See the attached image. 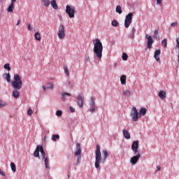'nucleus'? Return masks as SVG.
<instances>
[{
	"label": "nucleus",
	"mask_w": 179,
	"mask_h": 179,
	"mask_svg": "<svg viewBox=\"0 0 179 179\" xmlns=\"http://www.w3.org/2000/svg\"><path fill=\"white\" fill-rule=\"evenodd\" d=\"M103 158H101V152L100 151V145H96V150H95V168L100 169V163L104 164L108 157V152L107 150H102Z\"/></svg>",
	"instance_id": "1"
},
{
	"label": "nucleus",
	"mask_w": 179,
	"mask_h": 179,
	"mask_svg": "<svg viewBox=\"0 0 179 179\" xmlns=\"http://www.w3.org/2000/svg\"><path fill=\"white\" fill-rule=\"evenodd\" d=\"M11 85L14 89V90H13V96L15 99H19V97H20V92H19V90H20L22 86H23L22 77H20L19 74L14 75V80L11 82Z\"/></svg>",
	"instance_id": "2"
},
{
	"label": "nucleus",
	"mask_w": 179,
	"mask_h": 179,
	"mask_svg": "<svg viewBox=\"0 0 179 179\" xmlns=\"http://www.w3.org/2000/svg\"><path fill=\"white\" fill-rule=\"evenodd\" d=\"M94 44V54L96 55L98 59H101L103 57V43L99 38H96L93 41Z\"/></svg>",
	"instance_id": "3"
},
{
	"label": "nucleus",
	"mask_w": 179,
	"mask_h": 179,
	"mask_svg": "<svg viewBox=\"0 0 179 179\" xmlns=\"http://www.w3.org/2000/svg\"><path fill=\"white\" fill-rule=\"evenodd\" d=\"M40 152L41 153L42 159H45V152L43 148V145H37L36 148L34 152V157H38L40 159Z\"/></svg>",
	"instance_id": "4"
},
{
	"label": "nucleus",
	"mask_w": 179,
	"mask_h": 179,
	"mask_svg": "<svg viewBox=\"0 0 179 179\" xmlns=\"http://www.w3.org/2000/svg\"><path fill=\"white\" fill-rule=\"evenodd\" d=\"M74 155L77 157L76 166H78V164H80V160L82 159V148H80V143H79L76 144V149Z\"/></svg>",
	"instance_id": "5"
},
{
	"label": "nucleus",
	"mask_w": 179,
	"mask_h": 179,
	"mask_svg": "<svg viewBox=\"0 0 179 179\" xmlns=\"http://www.w3.org/2000/svg\"><path fill=\"white\" fill-rule=\"evenodd\" d=\"M130 116L132 118V120L134 122L138 121L139 120V117L141 115H139V113H138V109H136V107H133L130 113Z\"/></svg>",
	"instance_id": "6"
},
{
	"label": "nucleus",
	"mask_w": 179,
	"mask_h": 179,
	"mask_svg": "<svg viewBox=\"0 0 179 179\" xmlns=\"http://www.w3.org/2000/svg\"><path fill=\"white\" fill-rule=\"evenodd\" d=\"M66 13L69 15V17L72 19L75 17V8L72 6H66Z\"/></svg>",
	"instance_id": "7"
},
{
	"label": "nucleus",
	"mask_w": 179,
	"mask_h": 179,
	"mask_svg": "<svg viewBox=\"0 0 179 179\" xmlns=\"http://www.w3.org/2000/svg\"><path fill=\"white\" fill-rule=\"evenodd\" d=\"M57 36L59 40L65 38V27L63 24L59 25Z\"/></svg>",
	"instance_id": "8"
},
{
	"label": "nucleus",
	"mask_w": 179,
	"mask_h": 179,
	"mask_svg": "<svg viewBox=\"0 0 179 179\" xmlns=\"http://www.w3.org/2000/svg\"><path fill=\"white\" fill-rule=\"evenodd\" d=\"M132 16H134V13H129L127 15H126L124 20V27L126 29H128L129 26H131V23H132Z\"/></svg>",
	"instance_id": "9"
},
{
	"label": "nucleus",
	"mask_w": 179,
	"mask_h": 179,
	"mask_svg": "<svg viewBox=\"0 0 179 179\" xmlns=\"http://www.w3.org/2000/svg\"><path fill=\"white\" fill-rule=\"evenodd\" d=\"M145 38H147V40H148V41H147L148 48H149V49L152 48V45L153 43H155L153 38H152V36L146 34Z\"/></svg>",
	"instance_id": "10"
},
{
	"label": "nucleus",
	"mask_w": 179,
	"mask_h": 179,
	"mask_svg": "<svg viewBox=\"0 0 179 179\" xmlns=\"http://www.w3.org/2000/svg\"><path fill=\"white\" fill-rule=\"evenodd\" d=\"M131 149L134 152V155H137V153H138V149H139V141H134L131 145Z\"/></svg>",
	"instance_id": "11"
},
{
	"label": "nucleus",
	"mask_w": 179,
	"mask_h": 179,
	"mask_svg": "<svg viewBox=\"0 0 179 179\" xmlns=\"http://www.w3.org/2000/svg\"><path fill=\"white\" fill-rule=\"evenodd\" d=\"M136 155V156H133L130 159V163H131V164H136L138 163V160L141 159V154L139 152Z\"/></svg>",
	"instance_id": "12"
},
{
	"label": "nucleus",
	"mask_w": 179,
	"mask_h": 179,
	"mask_svg": "<svg viewBox=\"0 0 179 179\" xmlns=\"http://www.w3.org/2000/svg\"><path fill=\"white\" fill-rule=\"evenodd\" d=\"M84 101H85V99L83 98V96L82 95H79L77 97V104H78V106H79V107H80V108L83 107Z\"/></svg>",
	"instance_id": "13"
},
{
	"label": "nucleus",
	"mask_w": 179,
	"mask_h": 179,
	"mask_svg": "<svg viewBox=\"0 0 179 179\" xmlns=\"http://www.w3.org/2000/svg\"><path fill=\"white\" fill-rule=\"evenodd\" d=\"M162 51L160 50H155L154 53V58L156 59V61H160V53Z\"/></svg>",
	"instance_id": "14"
},
{
	"label": "nucleus",
	"mask_w": 179,
	"mask_h": 179,
	"mask_svg": "<svg viewBox=\"0 0 179 179\" xmlns=\"http://www.w3.org/2000/svg\"><path fill=\"white\" fill-rule=\"evenodd\" d=\"M123 136H124L125 139H131V134H129V131L127 129H123Z\"/></svg>",
	"instance_id": "15"
},
{
	"label": "nucleus",
	"mask_w": 179,
	"mask_h": 179,
	"mask_svg": "<svg viewBox=\"0 0 179 179\" xmlns=\"http://www.w3.org/2000/svg\"><path fill=\"white\" fill-rule=\"evenodd\" d=\"M15 10V2L11 1L10 5L8 7L7 12L12 13Z\"/></svg>",
	"instance_id": "16"
},
{
	"label": "nucleus",
	"mask_w": 179,
	"mask_h": 179,
	"mask_svg": "<svg viewBox=\"0 0 179 179\" xmlns=\"http://www.w3.org/2000/svg\"><path fill=\"white\" fill-rule=\"evenodd\" d=\"M50 4H51L52 8H53V9H55V10H58V5L57 4V1L52 0L50 2Z\"/></svg>",
	"instance_id": "17"
},
{
	"label": "nucleus",
	"mask_w": 179,
	"mask_h": 179,
	"mask_svg": "<svg viewBox=\"0 0 179 179\" xmlns=\"http://www.w3.org/2000/svg\"><path fill=\"white\" fill-rule=\"evenodd\" d=\"M44 159V163L46 169H50V159L48 157H45V158H43Z\"/></svg>",
	"instance_id": "18"
},
{
	"label": "nucleus",
	"mask_w": 179,
	"mask_h": 179,
	"mask_svg": "<svg viewBox=\"0 0 179 179\" xmlns=\"http://www.w3.org/2000/svg\"><path fill=\"white\" fill-rule=\"evenodd\" d=\"M121 85H127V76L123 75L120 77Z\"/></svg>",
	"instance_id": "19"
},
{
	"label": "nucleus",
	"mask_w": 179,
	"mask_h": 179,
	"mask_svg": "<svg viewBox=\"0 0 179 179\" xmlns=\"http://www.w3.org/2000/svg\"><path fill=\"white\" fill-rule=\"evenodd\" d=\"M35 40H37V41H41V35L38 32H36L34 34Z\"/></svg>",
	"instance_id": "20"
},
{
	"label": "nucleus",
	"mask_w": 179,
	"mask_h": 179,
	"mask_svg": "<svg viewBox=\"0 0 179 179\" xmlns=\"http://www.w3.org/2000/svg\"><path fill=\"white\" fill-rule=\"evenodd\" d=\"M159 97H160V99H162V100L164 99H166V92L160 91L159 93Z\"/></svg>",
	"instance_id": "21"
},
{
	"label": "nucleus",
	"mask_w": 179,
	"mask_h": 179,
	"mask_svg": "<svg viewBox=\"0 0 179 179\" xmlns=\"http://www.w3.org/2000/svg\"><path fill=\"white\" fill-rule=\"evenodd\" d=\"M148 110H146V108H141L140 110V114L141 115H146Z\"/></svg>",
	"instance_id": "22"
},
{
	"label": "nucleus",
	"mask_w": 179,
	"mask_h": 179,
	"mask_svg": "<svg viewBox=\"0 0 179 179\" xmlns=\"http://www.w3.org/2000/svg\"><path fill=\"white\" fill-rule=\"evenodd\" d=\"M44 6H45V8H48V6H50V0H41Z\"/></svg>",
	"instance_id": "23"
},
{
	"label": "nucleus",
	"mask_w": 179,
	"mask_h": 179,
	"mask_svg": "<svg viewBox=\"0 0 179 179\" xmlns=\"http://www.w3.org/2000/svg\"><path fill=\"white\" fill-rule=\"evenodd\" d=\"M10 167H11V170L13 173H16V165L15 164V163L11 162L10 163Z\"/></svg>",
	"instance_id": "24"
},
{
	"label": "nucleus",
	"mask_w": 179,
	"mask_h": 179,
	"mask_svg": "<svg viewBox=\"0 0 179 179\" xmlns=\"http://www.w3.org/2000/svg\"><path fill=\"white\" fill-rule=\"evenodd\" d=\"M116 12H117V13H119V15H121V13H122V10L121 8V6H116Z\"/></svg>",
	"instance_id": "25"
},
{
	"label": "nucleus",
	"mask_w": 179,
	"mask_h": 179,
	"mask_svg": "<svg viewBox=\"0 0 179 179\" xmlns=\"http://www.w3.org/2000/svg\"><path fill=\"white\" fill-rule=\"evenodd\" d=\"M64 73L69 78V70L68 69V66H64Z\"/></svg>",
	"instance_id": "26"
},
{
	"label": "nucleus",
	"mask_w": 179,
	"mask_h": 179,
	"mask_svg": "<svg viewBox=\"0 0 179 179\" xmlns=\"http://www.w3.org/2000/svg\"><path fill=\"white\" fill-rule=\"evenodd\" d=\"M123 95L126 97H129L131 96V92L129 90H126L123 92Z\"/></svg>",
	"instance_id": "27"
},
{
	"label": "nucleus",
	"mask_w": 179,
	"mask_h": 179,
	"mask_svg": "<svg viewBox=\"0 0 179 179\" xmlns=\"http://www.w3.org/2000/svg\"><path fill=\"white\" fill-rule=\"evenodd\" d=\"M65 96H71V94L67 93V92L63 93L62 94V100H63V101H65Z\"/></svg>",
	"instance_id": "28"
},
{
	"label": "nucleus",
	"mask_w": 179,
	"mask_h": 179,
	"mask_svg": "<svg viewBox=\"0 0 179 179\" xmlns=\"http://www.w3.org/2000/svg\"><path fill=\"white\" fill-rule=\"evenodd\" d=\"M112 26H113V27H118V21L114 20L113 21H112V23H111Z\"/></svg>",
	"instance_id": "29"
},
{
	"label": "nucleus",
	"mask_w": 179,
	"mask_h": 179,
	"mask_svg": "<svg viewBox=\"0 0 179 179\" xmlns=\"http://www.w3.org/2000/svg\"><path fill=\"white\" fill-rule=\"evenodd\" d=\"M6 76L5 79L7 80V82H10V73H5Z\"/></svg>",
	"instance_id": "30"
},
{
	"label": "nucleus",
	"mask_w": 179,
	"mask_h": 179,
	"mask_svg": "<svg viewBox=\"0 0 179 179\" xmlns=\"http://www.w3.org/2000/svg\"><path fill=\"white\" fill-rule=\"evenodd\" d=\"M57 139H59V135L58 134H55L52 136V140L55 142Z\"/></svg>",
	"instance_id": "31"
},
{
	"label": "nucleus",
	"mask_w": 179,
	"mask_h": 179,
	"mask_svg": "<svg viewBox=\"0 0 179 179\" xmlns=\"http://www.w3.org/2000/svg\"><path fill=\"white\" fill-rule=\"evenodd\" d=\"M162 47H164V48H166L167 47V39H164L162 41Z\"/></svg>",
	"instance_id": "32"
},
{
	"label": "nucleus",
	"mask_w": 179,
	"mask_h": 179,
	"mask_svg": "<svg viewBox=\"0 0 179 179\" xmlns=\"http://www.w3.org/2000/svg\"><path fill=\"white\" fill-rule=\"evenodd\" d=\"M122 58L123 61H127L128 60V55H127V53H125V52H123Z\"/></svg>",
	"instance_id": "33"
},
{
	"label": "nucleus",
	"mask_w": 179,
	"mask_h": 179,
	"mask_svg": "<svg viewBox=\"0 0 179 179\" xmlns=\"http://www.w3.org/2000/svg\"><path fill=\"white\" fill-rule=\"evenodd\" d=\"M154 38H159V30L155 29L154 31Z\"/></svg>",
	"instance_id": "34"
},
{
	"label": "nucleus",
	"mask_w": 179,
	"mask_h": 179,
	"mask_svg": "<svg viewBox=\"0 0 179 179\" xmlns=\"http://www.w3.org/2000/svg\"><path fill=\"white\" fill-rule=\"evenodd\" d=\"M47 89H54V84H52V83H48L47 84Z\"/></svg>",
	"instance_id": "35"
},
{
	"label": "nucleus",
	"mask_w": 179,
	"mask_h": 179,
	"mask_svg": "<svg viewBox=\"0 0 179 179\" xmlns=\"http://www.w3.org/2000/svg\"><path fill=\"white\" fill-rule=\"evenodd\" d=\"M4 69H7V71H10V65L7 63L6 64H4Z\"/></svg>",
	"instance_id": "36"
},
{
	"label": "nucleus",
	"mask_w": 179,
	"mask_h": 179,
	"mask_svg": "<svg viewBox=\"0 0 179 179\" xmlns=\"http://www.w3.org/2000/svg\"><path fill=\"white\" fill-rule=\"evenodd\" d=\"M135 31H136V29H135V27H133L131 29L132 36L131 37V38H134L135 37Z\"/></svg>",
	"instance_id": "37"
},
{
	"label": "nucleus",
	"mask_w": 179,
	"mask_h": 179,
	"mask_svg": "<svg viewBox=\"0 0 179 179\" xmlns=\"http://www.w3.org/2000/svg\"><path fill=\"white\" fill-rule=\"evenodd\" d=\"M27 114L31 117V115H33V110H31V108H30L28 110H27Z\"/></svg>",
	"instance_id": "38"
},
{
	"label": "nucleus",
	"mask_w": 179,
	"mask_h": 179,
	"mask_svg": "<svg viewBox=\"0 0 179 179\" xmlns=\"http://www.w3.org/2000/svg\"><path fill=\"white\" fill-rule=\"evenodd\" d=\"M171 26L172 27H177V26H178V22H172V23L171 24Z\"/></svg>",
	"instance_id": "39"
},
{
	"label": "nucleus",
	"mask_w": 179,
	"mask_h": 179,
	"mask_svg": "<svg viewBox=\"0 0 179 179\" xmlns=\"http://www.w3.org/2000/svg\"><path fill=\"white\" fill-rule=\"evenodd\" d=\"M56 115H57V117H61V115H62V110H57L56 112Z\"/></svg>",
	"instance_id": "40"
},
{
	"label": "nucleus",
	"mask_w": 179,
	"mask_h": 179,
	"mask_svg": "<svg viewBox=\"0 0 179 179\" xmlns=\"http://www.w3.org/2000/svg\"><path fill=\"white\" fill-rule=\"evenodd\" d=\"M5 106H6V104L5 103V102H3V101H1L0 100V107H5Z\"/></svg>",
	"instance_id": "41"
},
{
	"label": "nucleus",
	"mask_w": 179,
	"mask_h": 179,
	"mask_svg": "<svg viewBox=\"0 0 179 179\" xmlns=\"http://www.w3.org/2000/svg\"><path fill=\"white\" fill-rule=\"evenodd\" d=\"M94 98H91V103L90 106H92V107H94Z\"/></svg>",
	"instance_id": "42"
},
{
	"label": "nucleus",
	"mask_w": 179,
	"mask_h": 179,
	"mask_svg": "<svg viewBox=\"0 0 179 179\" xmlns=\"http://www.w3.org/2000/svg\"><path fill=\"white\" fill-rule=\"evenodd\" d=\"M27 29L28 30H31V26L30 25V23H27Z\"/></svg>",
	"instance_id": "43"
},
{
	"label": "nucleus",
	"mask_w": 179,
	"mask_h": 179,
	"mask_svg": "<svg viewBox=\"0 0 179 179\" xmlns=\"http://www.w3.org/2000/svg\"><path fill=\"white\" fill-rule=\"evenodd\" d=\"M95 108H94V106H92V108H90V110L91 111V113H94L95 111Z\"/></svg>",
	"instance_id": "44"
},
{
	"label": "nucleus",
	"mask_w": 179,
	"mask_h": 179,
	"mask_svg": "<svg viewBox=\"0 0 179 179\" xmlns=\"http://www.w3.org/2000/svg\"><path fill=\"white\" fill-rule=\"evenodd\" d=\"M162 1H163V0H157V5H162Z\"/></svg>",
	"instance_id": "45"
},
{
	"label": "nucleus",
	"mask_w": 179,
	"mask_h": 179,
	"mask_svg": "<svg viewBox=\"0 0 179 179\" xmlns=\"http://www.w3.org/2000/svg\"><path fill=\"white\" fill-rule=\"evenodd\" d=\"M162 169V167L160 166H157V171H160V170Z\"/></svg>",
	"instance_id": "46"
},
{
	"label": "nucleus",
	"mask_w": 179,
	"mask_h": 179,
	"mask_svg": "<svg viewBox=\"0 0 179 179\" xmlns=\"http://www.w3.org/2000/svg\"><path fill=\"white\" fill-rule=\"evenodd\" d=\"M0 174H1V176H3V177H5V173H3V171H2V170H1V169H0Z\"/></svg>",
	"instance_id": "47"
},
{
	"label": "nucleus",
	"mask_w": 179,
	"mask_h": 179,
	"mask_svg": "<svg viewBox=\"0 0 179 179\" xmlns=\"http://www.w3.org/2000/svg\"><path fill=\"white\" fill-rule=\"evenodd\" d=\"M70 111H71L72 113H75V108H73V107L71 106Z\"/></svg>",
	"instance_id": "48"
},
{
	"label": "nucleus",
	"mask_w": 179,
	"mask_h": 179,
	"mask_svg": "<svg viewBox=\"0 0 179 179\" xmlns=\"http://www.w3.org/2000/svg\"><path fill=\"white\" fill-rule=\"evenodd\" d=\"M19 24H20V20H18L17 22V26H19Z\"/></svg>",
	"instance_id": "49"
},
{
	"label": "nucleus",
	"mask_w": 179,
	"mask_h": 179,
	"mask_svg": "<svg viewBox=\"0 0 179 179\" xmlns=\"http://www.w3.org/2000/svg\"><path fill=\"white\" fill-rule=\"evenodd\" d=\"M42 87H43V90L45 91V89H46V88H45V85H43Z\"/></svg>",
	"instance_id": "50"
},
{
	"label": "nucleus",
	"mask_w": 179,
	"mask_h": 179,
	"mask_svg": "<svg viewBox=\"0 0 179 179\" xmlns=\"http://www.w3.org/2000/svg\"><path fill=\"white\" fill-rule=\"evenodd\" d=\"M11 1V2H16L17 0H10Z\"/></svg>",
	"instance_id": "51"
},
{
	"label": "nucleus",
	"mask_w": 179,
	"mask_h": 179,
	"mask_svg": "<svg viewBox=\"0 0 179 179\" xmlns=\"http://www.w3.org/2000/svg\"><path fill=\"white\" fill-rule=\"evenodd\" d=\"M1 2H3V0H1Z\"/></svg>",
	"instance_id": "52"
},
{
	"label": "nucleus",
	"mask_w": 179,
	"mask_h": 179,
	"mask_svg": "<svg viewBox=\"0 0 179 179\" xmlns=\"http://www.w3.org/2000/svg\"><path fill=\"white\" fill-rule=\"evenodd\" d=\"M68 84H69V85H71V83L69 82Z\"/></svg>",
	"instance_id": "53"
}]
</instances>
